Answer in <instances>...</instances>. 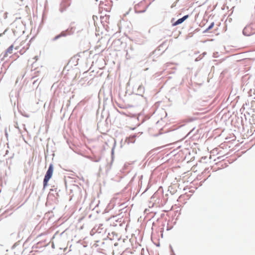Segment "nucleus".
<instances>
[{"label": "nucleus", "instance_id": "1a4fd4ad", "mask_svg": "<svg viewBox=\"0 0 255 255\" xmlns=\"http://www.w3.org/2000/svg\"><path fill=\"white\" fill-rule=\"evenodd\" d=\"M34 59L35 60V61H37L38 60V57L37 56H35Z\"/></svg>", "mask_w": 255, "mask_h": 255}, {"label": "nucleus", "instance_id": "0eeeda50", "mask_svg": "<svg viewBox=\"0 0 255 255\" xmlns=\"http://www.w3.org/2000/svg\"><path fill=\"white\" fill-rule=\"evenodd\" d=\"M62 36H63V32H61L60 34L55 36L54 38V40H55L57 39H58V38L62 37Z\"/></svg>", "mask_w": 255, "mask_h": 255}, {"label": "nucleus", "instance_id": "7ed1b4c3", "mask_svg": "<svg viewBox=\"0 0 255 255\" xmlns=\"http://www.w3.org/2000/svg\"><path fill=\"white\" fill-rule=\"evenodd\" d=\"M147 5L144 2H140L135 5V11L136 13H142L146 11Z\"/></svg>", "mask_w": 255, "mask_h": 255}, {"label": "nucleus", "instance_id": "20e7f679", "mask_svg": "<svg viewBox=\"0 0 255 255\" xmlns=\"http://www.w3.org/2000/svg\"><path fill=\"white\" fill-rule=\"evenodd\" d=\"M188 17V15H186L184 16L182 18L178 19L176 22L173 23V26H176L182 23L185 19Z\"/></svg>", "mask_w": 255, "mask_h": 255}, {"label": "nucleus", "instance_id": "423d86ee", "mask_svg": "<svg viewBox=\"0 0 255 255\" xmlns=\"http://www.w3.org/2000/svg\"><path fill=\"white\" fill-rule=\"evenodd\" d=\"M214 25V22H212L210 25L208 27V28L205 30V31H208V30H209L210 29H212L213 26Z\"/></svg>", "mask_w": 255, "mask_h": 255}, {"label": "nucleus", "instance_id": "f03ea898", "mask_svg": "<svg viewBox=\"0 0 255 255\" xmlns=\"http://www.w3.org/2000/svg\"><path fill=\"white\" fill-rule=\"evenodd\" d=\"M243 34L246 36H250L255 33V28L253 24H250L246 26L243 31Z\"/></svg>", "mask_w": 255, "mask_h": 255}, {"label": "nucleus", "instance_id": "f257e3e1", "mask_svg": "<svg viewBox=\"0 0 255 255\" xmlns=\"http://www.w3.org/2000/svg\"><path fill=\"white\" fill-rule=\"evenodd\" d=\"M53 172V166L52 164H51L48 168V170L46 172V175H45L44 180H43V187L45 188L47 185L48 181L51 178Z\"/></svg>", "mask_w": 255, "mask_h": 255}, {"label": "nucleus", "instance_id": "6e6552de", "mask_svg": "<svg viewBox=\"0 0 255 255\" xmlns=\"http://www.w3.org/2000/svg\"><path fill=\"white\" fill-rule=\"evenodd\" d=\"M6 30H5L3 33L0 34V36H1L3 34L5 33Z\"/></svg>", "mask_w": 255, "mask_h": 255}, {"label": "nucleus", "instance_id": "39448f33", "mask_svg": "<svg viewBox=\"0 0 255 255\" xmlns=\"http://www.w3.org/2000/svg\"><path fill=\"white\" fill-rule=\"evenodd\" d=\"M13 49V45H11L6 50L5 53L4 54V57H7L9 54H11L12 53Z\"/></svg>", "mask_w": 255, "mask_h": 255}]
</instances>
